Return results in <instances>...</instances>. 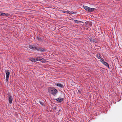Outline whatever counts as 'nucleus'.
Listing matches in <instances>:
<instances>
[{
	"label": "nucleus",
	"mask_w": 122,
	"mask_h": 122,
	"mask_svg": "<svg viewBox=\"0 0 122 122\" xmlns=\"http://www.w3.org/2000/svg\"><path fill=\"white\" fill-rule=\"evenodd\" d=\"M29 47L31 49L36 50L43 52H46V49L40 46H36L33 45H29Z\"/></svg>",
	"instance_id": "nucleus-1"
},
{
	"label": "nucleus",
	"mask_w": 122,
	"mask_h": 122,
	"mask_svg": "<svg viewBox=\"0 0 122 122\" xmlns=\"http://www.w3.org/2000/svg\"><path fill=\"white\" fill-rule=\"evenodd\" d=\"M48 91L49 92L54 96L56 95L58 92L57 90L56 89L51 87L48 88Z\"/></svg>",
	"instance_id": "nucleus-2"
},
{
	"label": "nucleus",
	"mask_w": 122,
	"mask_h": 122,
	"mask_svg": "<svg viewBox=\"0 0 122 122\" xmlns=\"http://www.w3.org/2000/svg\"><path fill=\"white\" fill-rule=\"evenodd\" d=\"M7 97H8L9 103L10 104H11L12 103L13 99L11 95L10 94H7Z\"/></svg>",
	"instance_id": "nucleus-3"
},
{
	"label": "nucleus",
	"mask_w": 122,
	"mask_h": 122,
	"mask_svg": "<svg viewBox=\"0 0 122 122\" xmlns=\"http://www.w3.org/2000/svg\"><path fill=\"white\" fill-rule=\"evenodd\" d=\"M5 73L6 75V81L7 82L9 78V77L10 75V72L9 71H7V70L5 71Z\"/></svg>",
	"instance_id": "nucleus-4"
},
{
	"label": "nucleus",
	"mask_w": 122,
	"mask_h": 122,
	"mask_svg": "<svg viewBox=\"0 0 122 122\" xmlns=\"http://www.w3.org/2000/svg\"><path fill=\"white\" fill-rule=\"evenodd\" d=\"M55 100L57 101V103H60L63 101L64 99L61 97H60L57 99H56Z\"/></svg>",
	"instance_id": "nucleus-5"
},
{
	"label": "nucleus",
	"mask_w": 122,
	"mask_h": 122,
	"mask_svg": "<svg viewBox=\"0 0 122 122\" xmlns=\"http://www.w3.org/2000/svg\"><path fill=\"white\" fill-rule=\"evenodd\" d=\"M56 85L57 86H58L60 87L61 88H63V85L60 83H56Z\"/></svg>",
	"instance_id": "nucleus-6"
},
{
	"label": "nucleus",
	"mask_w": 122,
	"mask_h": 122,
	"mask_svg": "<svg viewBox=\"0 0 122 122\" xmlns=\"http://www.w3.org/2000/svg\"><path fill=\"white\" fill-rule=\"evenodd\" d=\"M83 7L85 10L88 12H89L90 7L85 5H83Z\"/></svg>",
	"instance_id": "nucleus-7"
},
{
	"label": "nucleus",
	"mask_w": 122,
	"mask_h": 122,
	"mask_svg": "<svg viewBox=\"0 0 122 122\" xmlns=\"http://www.w3.org/2000/svg\"><path fill=\"white\" fill-rule=\"evenodd\" d=\"M36 38L38 41L41 42H42L43 41V39H42V38L41 37L38 36H36Z\"/></svg>",
	"instance_id": "nucleus-8"
},
{
	"label": "nucleus",
	"mask_w": 122,
	"mask_h": 122,
	"mask_svg": "<svg viewBox=\"0 0 122 122\" xmlns=\"http://www.w3.org/2000/svg\"><path fill=\"white\" fill-rule=\"evenodd\" d=\"M39 102L42 106H45V102L44 101L40 100Z\"/></svg>",
	"instance_id": "nucleus-9"
},
{
	"label": "nucleus",
	"mask_w": 122,
	"mask_h": 122,
	"mask_svg": "<svg viewBox=\"0 0 122 122\" xmlns=\"http://www.w3.org/2000/svg\"><path fill=\"white\" fill-rule=\"evenodd\" d=\"M40 61L42 63H45L46 62V60L44 58H40Z\"/></svg>",
	"instance_id": "nucleus-10"
},
{
	"label": "nucleus",
	"mask_w": 122,
	"mask_h": 122,
	"mask_svg": "<svg viewBox=\"0 0 122 122\" xmlns=\"http://www.w3.org/2000/svg\"><path fill=\"white\" fill-rule=\"evenodd\" d=\"M102 64L104 65L105 66H106L107 67H108V68L109 67V66L108 64L107 63V62H105V61H104L103 63Z\"/></svg>",
	"instance_id": "nucleus-11"
},
{
	"label": "nucleus",
	"mask_w": 122,
	"mask_h": 122,
	"mask_svg": "<svg viewBox=\"0 0 122 122\" xmlns=\"http://www.w3.org/2000/svg\"><path fill=\"white\" fill-rule=\"evenodd\" d=\"M96 56L99 59H100L101 58V56L99 54H97L96 55Z\"/></svg>",
	"instance_id": "nucleus-12"
},
{
	"label": "nucleus",
	"mask_w": 122,
	"mask_h": 122,
	"mask_svg": "<svg viewBox=\"0 0 122 122\" xmlns=\"http://www.w3.org/2000/svg\"><path fill=\"white\" fill-rule=\"evenodd\" d=\"M96 10V8H90V10L89 12H93L95 10Z\"/></svg>",
	"instance_id": "nucleus-13"
},
{
	"label": "nucleus",
	"mask_w": 122,
	"mask_h": 122,
	"mask_svg": "<svg viewBox=\"0 0 122 122\" xmlns=\"http://www.w3.org/2000/svg\"><path fill=\"white\" fill-rule=\"evenodd\" d=\"M74 22H75V23H76L78 24L79 23H83V22L82 21H79L78 20H74Z\"/></svg>",
	"instance_id": "nucleus-14"
},
{
	"label": "nucleus",
	"mask_w": 122,
	"mask_h": 122,
	"mask_svg": "<svg viewBox=\"0 0 122 122\" xmlns=\"http://www.w3.org/2000/svg\"><path fill=\"white\" fill-rule=\"evenodd\" d=\"M61 11L63 13H67V14H70V11H64L63 10H61Z\"/></svg>",
	"instance_id": "nucleus-15"
},
{
	"label": "nucleus",
	"mask_w": 122,
	"mask_h": 122,
	"mask_svg": "<svg viewBox=\"0 0 122 122\" xmlns=\"http://www.w3.org/2000/svg\"><path fill=\"white\" fill-rule=\"evenodd\" d=\"M30 61H36L35 57L31 58L30 59Z\"/></svg>",
	"instance_id": "nucleus-16"
},
{
	"label": "nucleus",
	"mask_w": 122,
	"mask_h": 122,
	"mask_svg": "<svg viewBox=\"0 0 122 122\" xmlns=\"http://www.w3.org/2000/svg\"><path fill=\"white\" fill-rule=\"evenodd\" d=\"M40 57H35L36 61H40Z\"/></svg>",
	"instance_id": "nucleus-17"
},
{
	"label": "nucleus",
	"mask_w": 122,
	"mask_h": 122,
	"mask_svg": "<svg viewBox=\"0 0 122 122\" xmlns=\"http://www.w3.org/2000/svg\"><path fill=\"white\" fill-rule=\"evenodd\" d=\"M92 42L96 43L97 42V41L95 39H92Z\"/></svg>",
	"instance_id": "nucleus-18"
},
{
	"label": "nucleus",
	"mask_w": 122,
	"mask_h": 122,
	"mask_svg": "<svg viewBox=\"0 0 122 122\" xmlns=\"http://www.w3.org/2000/svg\"><path fill=\"white\" fill-rule=\"evenodd\" d=\"M4 13V14L3 16H8L10 15V14L8 13Z\"/></svg>",
	"instance_id": "nucleus-19"
},
{
	"label": "nucleus",
	"mask_w": 122,
	"mask_h": 122,
	"mask_svg": "<svg viewBox=\"0 0 122 122\" xmlns=\"http://www.w3.org/2000/svg\"><path fill=\"white\" fill-rule=\"evenodd\" d=\"M100 59H101V60L100 61L101 62H102L103 63L104 61V59L103 58H101Z\"/></svg>",
	"instance_id": "nucleus-20"
},
{
	"label": "nucleus",
	"mask_w": 122,
	"mask_h": 122,
	"mask_svg": "<svg viewBox=\"0 0 122 122\" xmlns=\"http://www.w3.org/2000/svg\"><path fill=\"white\" fill-rule=\"evenodd\" d=\"M92 23L91 22L89 23L88 24L89 25V26L90 27L91 26Z\"/></svg>",
	"instance_id": "nucleus-21"
},
{
	"label": "nucleus",
	"mask_w": 122,
	"mask_h": 122,
	"mask_svg": "<svg viewBox=\"0 0 122 122\" xmlns=\"http://www.w3.org/2000/svg\"><path fill=\"white\" fill-rule=\"evenodd\" d=\"M89 40L90 41H91V42H92V39L91 38H89Z\"/></svg>",
	"instance_id": "nucleus-22"
},
{
	"label": "nucleus",
	"mask_w": 122,
	"mask_h": 122,
	"mask_svg": "<svg viewBox=\"0 0 122 122\" xmlns=\"http://www.w3.org/2000/svg\"><path fill=\"white\" fill-rule=\"evenodd\" d=\"M4 14L3 13H0V16H3L4 15Z\"/></svg>",
	"instance_id": "nucleus-23"
},
{
	"label": "nucleus",
	"mask_w": 122,
	"mask_h": 122,
	"mask_svg": "<svg viewBox=\"0 0 122 122\" xmlns=\"http://www.w3.org/2000/svg\"><path fill=\"white\" fill-rule=\"evenodd\" d=\"M76 13L74 12L73 11H70V14H75Z\"/></svg>",
	"instance_id": "nucleus-24"
},
{
	"label": "nucleus",
	"mask_w": 122,
	"mask_h": 122,
	"mask_svg": "<svg viewBox=\"0 0 122 122\" xmlns=\"http://www.w3.org/2000/svg\"><path fill=\"white\" fill-rule=\"evenodd\" d=\"M53 109H55V110H56V107H54L53 108Z\"/></svg>",
	"instance_id": "nucleus-25"
},
{
	"label": "nucleus",
	"mask_w": 122,
	"mask_h": 122,
	"mask_svg": "<svg viewBox=\"0 0 122 122\" xmlns=\"http://www.w3.org/2000/svg\"><path fill=\"white\" fill-rule=\"evenodd\" d=\"M70 20H72L73 21V20H73V19H72V18L71 19H70Z\"/></svg>",
	"instance_id": "nucleus-26"
}]
</instances>
